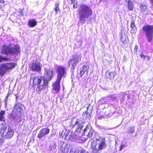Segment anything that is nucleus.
Returning a JSON list of instances; mask_svg holds the SVG:
<instances>
[{
    "label": "nucleus",
    "mask_w": 153,
    "mask_h": 153,
    "mask_svg": "<svg viewBox=\"0 0 153 153\" xmlns=\"http://www.w3.org/2000/svg\"><path fill=\"white\" fill-rule=\"evenodd\" d=\"M61 81H58L57 79L56 82L53 84V89L56 91L58 92L59 91L60 88V82Z\"/></svg>",
    "instance_id": "ddd939ff"
},
{
    "label": "nucleus",
    "mask_w": 153,
    "mask_h": 153,
    "mask_svg": "<svg viewBox=\"0 0 153 153\" xmlns=\"http://www.w3.org/2000/svg\"><path fill=\"white\" fill-rule=\"evenodd\" d=\"M28 24L29 27H33L36 25L37 22L35 19H32L28 20Z\"/></svg>",
    "instance_id": "a211bd4d"
},
{
    "label": "nucleus",
    "mask_w": 153,
    "mask_h": 153,
    "mask_svg": "<svg viewBox=\"0 0 153 153\" xmlns=\"http://www.w3.org/2000/svg\"><path fill=\"white\" fill-rule=\"evenodd\" d=\"M140 8L141 11L145 15L148 14L149 11L147 9V6L146 5L140 4Z\"/></svg>",
    "instance_id": "4468645a"
},
{
    "label": "nucleus",
    "mask_w": 153,
    "mask_h": 153,
    "mask_svg": "<svg viewBox=\"0 0 153 153\" xmlns=\"http://www.w3.org/2000/svg\"><path fill=\"white\" fill-rule=\"evenodd\" d=\"M4 142L3 140L2 139H0V143H2Z\"/></svg>",
    "instance_id": "de8ad7c7"
},
{
    "label": "nucleus",
    "mask_w": 153,
    "mask_h": 153,
    "mask_svg": "<svg viewBox=\"0 0 153 153\" xmlns=\"http://www.w3.org/2000/svg\"><path fill=\"white\" fill-rule=\"evenodd\" d=\"M117 97L114 95H111L106 98V100H108L110 101H113L116 100Z\"/></svg>",
    "instance_id": "5701e85b"
},
{
    "label": "nucleus",
    "mask_w": 153,
    "mask_h": 153,
    "mask_svg": "<svg viewBox=\"0 0 153 153\" xmlns=\"http://www.w3.org/2000/svg\"><path fill=\"white\" fill-rule=\"evenodd\" d=\"M39 61L36 60H33L30 63V67H41Z\"/></svg>",
    "instance_id": "6ab92c4d"
},
{
    "label": "nucleus",
    "mask_w": 153,
    "mask_h": 153,
    "mask_svg": "<svg viewBox=\"0 0 153 153\" xmlns=\"http://www.w3.org/2000/svg\"><path fill=\"white\" fill-rule=\"evenodd\" d=\"M54 9L56 14H58V13H59L60 12V10L59 7L54 8Z\"/></svg>",
    "instance_id": "c9c22d12"
},
{
    "label": "nucleus",
    "mask_w": 153,
    "mask_h": 153,
    "mask_svg": "<svg viewBox=\"0 0 153 153\" xmlns=\"http://www.w3.org/2000/svg\"><path fill=\"white\" fill-rule=\"evenodd\" d=\"M79 70L80 74V77H81L82 75L85 73L84 69V68H81L79 69Z\"/></svg>",
    "instance_id": "7c9ffc66"
},
{
    "label": "nucleus",
    "mask_w": 153,
    "mask_h": 153,
    "mask_svg": "<svg viewBox=\"0 0 153 153\" xmlns=\"http://www.w3.org/2000/svg\"><path fill=\"white\" fill-rule=\"evenodd\" d=\"M77 12L79 22L82 24H84L86 21V19L92 14V10L89 7L83 4L79 5Z\"/></svg>",
    "instance_id": "7ed1b4c3"
},
{
    "label": "nucleus",
    "mask_w": 153,
    "mask_h": 153,
    "mask_svg": "<svg viewBox=\"0 0 153 153\" xmlns=\"http://www.w3.org/2000/svg\"><path fill=\"white\" fill-rule=\"evenodd\" d=\"M142 30L145 33L147 41L151 42L153 38V26L151 25H144L142 27Z\"/></svg>",
    "instance_id": "0eeeda50"
},
{
    "label": "nucleus",
    "mask_w": 153,
    "mask_h": 153,
    "mask_svg": "<svg viewBox=\"0 0 153 153\" xmlns=\"http://www.w3.org/2000/svg\"><path fill=\"white\" fill-rule=\"evenodd\" d=\"M75 1V0H70V2H69V3L70 4H72L73 3H74Z\"/></svg>",
    "instance_id": "37998d69"
},
{
    "label": "nucleus",
    "mask_w": 153,
    "mask_h": 153,
    "mask_svg": "<svg viewBox=\"0 0 153 153\" xmlns=\"http://www.w3.org/2000/svg\"><path fill=\"white\" fill-rule=\"evenodd\" d=\"M71 126L72 128L76 127V133L78 132L79 134L85 136L87 138L92 137L94 132L93 130L91 129L90 126L83 122L82 119H77L75 121L74 124H71Z\"/></svg>",
    "instance_id": "f03ea898"
},
{
    "label": "nucleus",
    "mask_w": 153,
    "mask_h": 153,
    "mask_svg": "<svg viewBox=\"0 0 153 153\" xmlns=\"http://www.w3.org/2000/svg\"><path fill=\"white\" fill-rule=\"evenodd\" d=\"M66 134L65 133V134H64L63 135H62V137H63V138H65V137H65V135H66Z\"/></svg>",
    "instance_id": "3c124183"
},
{
    "label": "nucleus",
    "mask_w": 153,
    "mask_h": 153,
    "mask_svg": "<svg viewBox=\"0 0 153 153\" xmlns=\"http://www.w3.org/2000/svg\"><path fill=\"white\" fill-rule=\"evenodd\" d=\"M3 59L2 57L0 55V62Z\"/></svg>",
    "instance_id": "09e8293b"
},
{
    "label": "nucleus",
    "mask_w": 153,
    "mask_h": 153,
    "mask_svg": "<svg viewBox=\"0 0 153 153\" xmlns=\"http://www.w3.org/2000/svg\"><path fill=\"white\" fill-rule=\"evenodd\" d=\"M31 68L33 71L39 72L41 70V68Z\"/></svg>",
    "instance_id": "473e14b6"
},
{
    "label": "nucleus",
    "mask_w": 153,
    "mask_h": 153,
    "mask_svg": "<svg viewBox=\"0 0 153 153\" xmlns=\"http://www.w3.org/2000/svg\"><path fill=\"white\" fill-rule=\"evenodd\" d=\"M5 111L1 110L0 111V120L2 121L5 120Z\"/></svg>",
    "instance_id": "412c9836"
},
{
    "label": "nucleus",
    "mask_w": 153,
    "mask_h": 153,
    "mask_svg": "<svg viewBox=\"0 0 153 153\" xmlns=\"http://www.w3.org/2000/svg\"><path fill=\"white\" fill-rule=\"evenodd\" d=\"M115 74L116 73L114 72L108 73V75H107V79H108L110 80L113 79Z\"/></svg>",
    "instance_id": "aec40b11"
},
{
    "label": "nucleus",
    "mask_w": 153,
    "mask_h": 153,
    "mask_svg": "<svg viewBox=\"0 0 153 153\" xmlns=\"http://www.w3.org/2000/svg\"><path fill=\"white\" fill-rule=\"evenodd\" d=\"M150 58H151V57H150L148 56H146L145 59L147 61H149L150 59Z\"/></svg>",
    "instance_id": "ea45409f"
},
{
    "label": "nucleus",
    "mask_w": 153,
    "mask_h": 153,
    "mask_svg": "<svg viewBox=\"0 0 153 153\" xmlns=\"http://www.w3.org/2000/svg\"><path fill=\"white\" fill-rule=\"evenodd\" d=\"M74 153H75V152H74Z\"/></svg>",
    "instance_id": "6e6d98bb"
},
{
    "label": "nucleus",
    "mask_w": 153,
    "mask_h": 153,
    "mask_svg": "<svg viewBox=\"0 0 153 153\" xmlns=\"http://www.w3.org/2000/svg\"><path fill=\"white\" fill-rule=\"evenodd\" d=\"M126 95L127 96L128 100L130 99H131V97H130L129 95H128L127 94H123V99H122L123 101V100H125V97Z\"/></svg>",
    "instance_id": "72a5a7b5"
},
{
    "label": "nucleus",
    "mask_w": 153,
    "mask_h": 153,
    "mask_svg": "<svg viewBox=\"0 0 153 153\" xmlns=\"http://www.w3.org/2000/svg\"><path fill=\"white\" fill-rule=\"evenodd\" d=\"M85 152V150L81 148H79L75 151V153H84Z\"/></svg>",
    "instance_id": "c85d7f7f"
},
{
    "label": "nucleus",
    "mask_w": 153,
    "mask_h": 153,
    "mask_svg": "<svg viewBox=\"0 0 153 153\" xmlns=\"http://www.w3.org/2000/svg\"><path fill=\"white\" fill-rule=\"evenodd\" d=\"M82 116L83 118L87 119H89L91 117V116L90 115V114H88L86 112H84L83 113Z\"/></svg>",
    "instance_id": "393cba45"
},
{
    "label": "nucleus",
    "mask_w": 153,
    "mask_h": 153,
    "mask_svg": "<svg viewBox=\"0 0 153 153\" xmlns=\"http://www.w3.org/2000/svg\"><path fill=\"white\" fill-rule=\"evenodd\" d=\"M87 109L86 112L88 114H90V115L91 116L93 110L92 107L91 106H89L87 107Z\"/></svg>",
    "instance_id": "cd10ccee"
},
{
    "label": "nucleus",
    "mask_w": 153,
    "mask_h": 153,
    "mask_svg": "<svg viewBox=\"0 0 153 153\" xmlns=\"http://www.w3.org/2000/svg\"><path fill=\"white\" fill-rule=\"evenodd\" d=\"M57 73V79L58 81H61L62 77H65L66 75V72L64 68H58L56 70Z\"/></svg>",
    "instance_id": "6e6552de"
},
{
    "label": "nucleus",
    "mask_w": 153,
    "mask_h": 153,
    "mask_svg": "<svg viewBox=\"0 0 153 153\" xmlns=\"http://www.w3.org/2000/svg\"><path fill=\"white\" fill-rule=\"evenodd\" d=\"M23 106V104L19 102H17L14 106L13 112V113H15L21 115V113L23 111L22 109Z\"/></svg>",
    "instance_id": "9b49d317"
},
{
    "label": "nucleus",
    "mask_w": 153,
    "mask_h": 153,
    "mask_svg": "<svg viewBox=\"0 0 153 153\" xmlns=\"http://www.w3.org/2000/svg\"><path fill=\"white\" fill-rule=\"evenodd\" d=\"M106 146L105 142V139L102 137H100L98 139H96L91 143V147L95 152H98L100 150L105 148Z\"/></svg>",
    "instance_id": "20e7f679"
},
{
    "label": "nucleus",
    "mask_w": 153,
    "mask_h": 153,
    "mask_svg": "<svg viewBox=\"0 0 153 153\" xmlns=\"http://www.w3.org/2000/svg\"><path fill=\"white\" fill-rule=\"evenodd\" d=\"M50 129L48 127L41 129L37 135V137L41 139L43 137H45L50 132Z\"/></svg>",
    "instance_id": "9d476101"
},
{
    "label": "nucleus",
    "mask_w": 153,
    "mask_h": 153,
    "mask_svg": "<svg viewBox=\"0 0 153 153\" xmlns=\"http://www.w3.org/2000/svg\"><path fill=\"white\" fill-rule=\"evenodd\" d=\"M77 5L76 2L74 4V5H73V8L74 9H76L77 7Z\"/></svg>",
    "instance_id": "a19ab883"
},
{
    "label": "nucleus",
    "mask_w": 153,
    "mask_h": 153,
    "mask_svg": "<svg viewBox=\"0 0 153 153\" xmlns=\"http://www.w3.org/2000/svg\"><path fill=\"white\" fill-rule=\"evenodd\" d=\"M80 59L81 58H79V56L77 55L73 56L72 59L70 60L68 62L69 66H71V67L75 66L79 60H80Z\"/></svg>",
    "instance_id": "1a4fd4ad"
},
{
    "label": "nucleus",
    "mask_w": 153,
    "mask_h": 153,
    "mask_svg": "<svg viewBox=\"0 0 153 153\" xmlns=\"http://www.w3.org/2000/svg\"><path fill=\"white\" fill-rule=\"evenodd\" d=\"M9 93H8V94H7V95L6 96V98L5 99V101L6 102L7 101V99L8 98V95H9Z\"/></svg>",
    "instance_id": "49530a36"
},
{
    "label": "nucleus",
    "mask_w": 153,
    "mask_h": 153,
    "mask_svg": "<svg viewBox=\"0 0 153 153\" xmlns=\"http://www.w3.org/2000/svg\"><path fill=\"white\" fill-rule=\"evenodd\" d=\"M85 67L84 66V65H83V67Z\"/></svg>",
    "instance_id": "864d4df0"
},
{
    "label": "nucleus",
    "mask_w": 153,
    "mask_h": 153,
    "mask_svg": "<svg viewBox=\"0 0 153 153\" xmlns=\"http://www.w3.org/2000/svg\"><path fill=\"white\" fill-rule=\"evenodd\" d=\"M69 146L68 144H67L65 143H63L61 147V150L64 153L67 152L68 150V147Z\"/></svg>",
    "instance_id": "f3484780"
},
{
    "label": "nucleus",
    "mask_w": 153,
    "mask_h": 153,
    "mask_svg": "<svg viewBox=\"0 0 153 153\" xmlns=\"http://www.w3.org/2000/svg\"><path fill=\"white\" fill-rule=\"evenodd\" d=\"M20 51V48L18 45H16L13 47L4 45L2 47L1 51L3 53L6 55L16 54Z\"/></svg>",
    "instance_id": "423d86ee"
},
{
    "label": "nucleus",
    "mask_w": 153,
    "mask_h": 153,
    "mask_svg": "<svg viewBox=\"0 0 153 153\" xmlns=\"http://www.w3.org/2000/svg\"><path fill=\"white\" fill-rule=\"evenodd\" d=\"M88 153L87 152H85V153Z\"/></svg>",
    "instance_id": "5fc2aeb1"
},
{
    "label": "nucleus",
    "mask_w": 153,
    "mask_h": 153,
    "mask_svg": "<svg viewBox=\"0 0 153 153\" xmlns=\"http://www.w3.org/2000/svg\"><path fill=\"white\" fill-rule=\"evenodd\" d=\"M17 66V64L15 63H8L2 66L1 67H15Z\"/></svg>",
    "instance_id": "b1692460"
},
{
    "label": "nucleus",
    "mask_w": 153,
    "mask_h": 153,
    "mask_svg": "<svg viewBox=\"0 0 153 153\" xmlns=\"http://www.w3.org/2000/svg\"><path fill=\"white\" fill-rule=\"evenodd\" d=\"M1 130L0 133L4 138H9L14 134V131L12 128L5 123H2L0 125Z\"/></svg>",
    "instance_id": "39448f33"
},
{
    "label": "nucleus",
    "mask_w": 153,
    "mask_h": 153,
    "mask_svg": "<svg viewBox=\"0 0 153 153\" xmlns=\"http://www.w3.org/2000/svg\"><path fill=\"white\" fill-rule=\"evenodd\" d=\"M45 77L38 76L34 77L33 84L37 85V89L39 90L44 89L47 88L48 81H50L53 76V70L46 68L45 69Z\"/></svg>",
    "instance_id": "f257e3e1"
},
{
    "label": "nucleus",
    "mask_w": 153,
    "mask_h": 153,
    "mask_svg": "<svg viewBox=\"0 0 153 153\" xmlns=\"http://www.w3.org/2000/svg\"><path fill=\"white\" fill-rule=\"evenodd\" d=\"M129 132L131 133H133L134 132V126H131L129 129Z\"/></svg>",
    "instance_id": "2f4dec72"
},
{
    "label": "nucleus",
    "mask_w": 153,
    "mask_h": 153,
    "mask_svg": "<svg viewBox=\"0 0 153 153\" xmlns=\"http://www.w3.org/2000/svg\"><path fill=\"white\" fill-rule=\"evenodd\" d=\"M135 27V25L134 22L133 21L131 22V27L132 29H134Z\"/></svg>",
    "instance_id": "e433bc0d"
},
{
    "label": "nucleus",
    "mask_w": 153,
    "mask_h": 153,
    "mask_svg": "<svg viewBox=\"0 0 153 153\" xmlns=\"http://www.w3.org/2000/svg\"><path fill=\"white\" fill-rule=\"evenodd\" d=\"M137 45H136L134 49V51L136 52L137 50Z\"/></svg>",
    "instance_id": "c03bdc74"
},
{
    "label": "nucleus",
    "mask_w": 153,
    "mask_h": 153,
    "mask_svg": "<svg viewBox=\"0 0 153 153\" xmlns=\"http://www.w3.org/2000/svg\"><path fill=\"white\" fill-rule=\"evenodd\" d=\"M4 1L3 0H0V8H1L4 6Z\"/></svg>",
    "instance_id": "f704fd0d"
},
{
    "label": "nucleus",
    "mask_w": 153,
    "mask_h": 153,
    "mask_svg": "<svg viewBox=\"0 0 153 153\" xmlns=\"http://www.w3.org/2000/svg\"><path fill=\"white\" fill-rule=\"evenodd\" d=\"M21 116L15 113H13V112H12L10 117V120L16 124L22 121L20 118Z\"/></svg>",
    "instance_id": "f8f14e48"
},
{
    "label": "nucleus",
    "mask_w": 153,
    "mask_h": 153,
    "mask_svg": "<svg viewBox=\"0 0 153 153\" xmlns=\"http://www.w3.org/2000/svg\"><path fill=\"white\" fill-rule=\"evenodd\" d=\"M150 2L152 5H153V0H150Z\"/></svg>",
    "instance_id": "8fccbe9b"
},
{
    "label": "nucleus",
    "mask_w": 153,
    "mask_h": 153,
    "mask_svg": "<svg viewBox=\"0 0 153 153\" xmlns=\"http://www.w3.org/2000/svg\"><path fill=\"white\" fill-rule=\"evenodd\" d=\"M140 56L141 58L143 60H145V59L146 56L143 55L142 53L140 54Z\"/></svg>",
    "instance_id": "4c0bfd02"
},
{
    "label": "nucleus",
    "mask_w": 153,
    "mask_h": 153,
    "mask_svg": "<svg viewBox=\"0 0 153 153\" xmlns=\"http://www.w3.org/2000/svg\"><path fill=\"white\" fill-rule=\"evenodd\" d=\"M73 119H72L71 120V122H73Z\"/></svg>",
    "instance_id": "603ef678"
},
{
    "label": "nucleus",
    "mask_w": 153,
    "mask_h": 153,
    "mask_svg": "<svg viewBox=\"0 0 153 153\" xmlns=\"http://www.w3.org/2000/svg\"><path fill=\"white\" fill-rule=\"evenodd\" d=\"M76 130L75 131V133L71 132V134H70V136H69L68 139L70 140H73L74 137H75L76 135L79 134V133H78V132L76 133Z\"/></svg>",
    "instance_id": "4be33fe9"
},
{
    "label": "nucleus",
    "mask_w": 153,
    "mask_h": 153,
    "mask_svg": "<svg viewBox=\"0 0 153 153\" xmlns=\"http://www.w3.org/2000/svg\"><path fill=\"white\" fill-rule=\"evenodd\" d=\"M64 131H65V130H63L62 131V132L61 133H59V135L61 136H62V135H63V134H64V133H63V132Z\"/></svg>",
    "instance_id": "a18cd8bd"
},
{
    "label": "nucleus",
    "mask_w": 153,
    "mask_h": 153,
    "mask_svg": "<svg viewBox=\"0 0 153 153\" xmlns=\"http://www.w3.org/2000/svg\"><path fill=\"white\" fill-rule=\"evenodd\" d=\"M13 68H0V76H3L9 69H13Z\"/></svg>",
    "instance_id": "2eb2a0df"
},
{
    "label": "nucleus",
    "mask_w": 153,
    "mask_h": 153,
    "mask_svg": "<svg viewBox=\"0 0 153 153\" xmlns=\"http://www.w3.org/2000/svg\"><path fill=\"white\" fill-rule=\"evenodd\" d=\"M74 140L77 143H82L83 142V140L80 137H77L74 138Z\"/></svg>",
    "instance_id": "c756f323"
},
{
    "label": "nucleus",
    "mask_w": 153,
    "mask_h": 153,
    "mask_svg": "<svg viewBox=\"0 0 153 153\" xmlns=\"http://www.w3.org/2000/svg\"><path fill=\"white\" fill-rule=\"evenodd\" d=\"M125 147V145H122L120 146V150H122Z\"/></svg>",
    "instance_id": "79ce46f5"
},
{
    "label": "nucleus",
    "mask_w": 153,
    "mask_h": 153,
    "mask_svg": "<svg viewBox=\"0 0 153 153\" xmlns=\"http://www.w3.org/2000/svg\"><path fill=\"white\" fill-rule=\"evenodd\" d=\"M63 133H64V134H65V133L66 134L65 137H65V138L66 139H68L69 136H70V134H71V131L68 130H65V131H64L63 132Z\"/></svg>",
    "instance_id": "bb28decb"
},
{
    "label": "nucleus",
    "mask_w": 153,
    "mask_h": 153,
    "mask_svg": "<svg viewBox=\"0 0 153 153\" xmlns=\"http://www.w3.org/2000/svg\"><path fill=\"white\" fill-rule=\"evenodd\" d=\"M127 3V6L128 10L130 11L134 9V5L132 1L130 0H126Z\"/></svg>",
    "instance_id": "dca6fc26"
},
{
    "label": "nucleus",
    "mask_w": 153,
    "mask_h": 153,
    "mask_svg": "<svg viewBox=\"0 0 153 153\" xmlns=\"http://www.w3.org/2000/svg\"><path fill=\"white\" fill-rule=\"evenodd\" d=\"M56 147V145L55 142H53L51 143L49 146V149L50 150H52L55 149Z\"/></svg>",
    "instance_id": "a878e982"
},
{
    "label": "nucleus",
    "mask_w": 153,
    "mask_h": 153,
    "mask_svg": "<svg viewBox=\"0 0 153 153\" xmlns=\"http://www.w3.org/2000/svg\"><path fill=\"white\" fill-rule=\"evenodd\" d=\"M59 2H56L55 4V7L54 8L59 7Z\"/></svg>",
    "instance_id": "58836bf2"
}]
</instances>
